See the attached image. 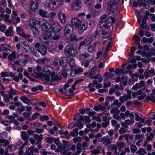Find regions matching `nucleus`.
<instances>
[{
    "label": "nucleus",
    "mask_w": 155,
    "mask_h": 155,
    "mask_svg": "<svg viewBox=\"0 0 155 155\" xmlns=\"http://www.w3.org/2000/svg\"><path fill=\"white\" fill-rule=\"evenodd\" d=\"M107 15L106 14L102 15L100 17L101 20L99 21V26L100 28L104 27L108 28L110 27L112 23L114 22L115 18L114 17L112 18L111 16L109 17L107 19Z\"/></svg>",
    "instance_id": "nucleus-1"
},
{
    "label": "nucleus",
    "mask_w": 155,
    "mask_h": 155,
    "mask_svg": "<svg viewBox=\"0 0 155 155\" xmlns=\"http://www.w3.org/2000/svg\"><path fill=\"white\" fill-rule=\"evenodd\" d=\"M41 69V67L40 66H37L36 68V70H34V73L33 76L38 78H40L43 80L49 81L50 79V71L48 70L45 74H43L39 73Z\"/></svg>",
    "instance_id": "nucleus-2"
},
{
    "label": "nucleus",
    "mask_w": 155,
    "mask_h": 155,
    "mask_svg": "<svg viewBox=\"0 0 155 155\" xmlns=\"http://www.w3.org/2000/svg\"><path fill=\"white\" fill-rule=\"evenodd\" d=\"M145 83L143 81H140L139 83H137L132 87V89L134 90H136L140 88L139 90L137 91V94L138 95L141 94V91L145 89L144 86Z\"/></svg>",
    "instance_id": "nucleus-3"
},
{
    "label": "nucleus",
    "mask_w": 155,
    "mask_h": 155,
    "mask_svg": "<svg viewBox=\"0 0 155 155\" xmlns=\"http://www.w3.org/2000/svg\"><path fill=\"white\" fill-rule=\"evenodd\" d=\"M65 51L67 55L71 56L75 55L78 53L77 49L71 45L66 46Z\"/></svg>",
    "instance_id": "nucleus-4"
},
{
    "label": "nucleus",
    "mask_w": 155,
    "mask_h": 155,
    "mask_svg": "<svg viewBox=\"0 0 155 155\" xmlns=\"http://www.w3.org/2000/svg\"><path fill=\"white\" fill-rule=\"evenodd\" d=\"M39 5L38 2L37 0H31L29 12L31 14H34L38 10Z\"/></svg>",
    "instance_id": "nucleus-5"
},
{
    "label": "nucleus",
    "mask_w": 155,
    "mask_h": 155,
    "mask_svg": "<svg viewBox=\"0 0 155 155\" xmlns=\"http://www.w3.org/2000/svg\"><path fill=\"white\" fill-rule=\"evenodd\" d=\"M40 25H41L42 29L44 31L46 32L47 35L48 36L53 31V28L51 25L47 21L43 22L41 23H40Z\"/></svg>",
    "instance_id": "nucleus-6"
},
{
    "label": "nucleus",
    "mask_w": 155,
    "mask_h": 155,
    "mask_svg": "<svg viewBox=\"0 0 155 155\" xmlns=\"http://www.w3.org/2000/svg\"><path fill=\"white\" fill-rule=\"evenodd\" d=\"M119 0H112L109 3H107L108 7L110 11L113 13L117 10V7L116 6L117 3Z\"/></svg>",
    "instance_id": "nucleus-7"
},
{
    "label": "nucleus",
    "mask_w": 155,
    "mask_h": 155,
    "mask_svg": "<svg viewBox=\"0 0 155 155\" xmlns=\"http://www.w3.org/2000/svg\"><path fill=\"white\" fill-rule=\"evenodd\" d=\"M82 6V3L80 0H74L72 7L74 10H76L79 9Z\"/></svg>",
    "instance_id": "nucleus-8"
},
{
    "label": "nucleus",
    "mask_w": 155,
    "mask_h": 155,
    "mask_svg": "<svg viewBox=\"0 0 155 155\" xmlns=\"http://www.w3.org/2000/svg\"><path fill=\"white\" fill-rule=\"evenodd\" d=\"M88 23L86 22H83L78 27V31L79 34H82L87 28Z\"/></svg>",
    "instance_id": "nucleus-9"
},
{
    "label": "nucleus",
    "mask_w": 155,
    "mask_h": 155,
    "mask_svg": "<svg viewBox=\"0 0 155 155\" xmlns=\"http://www.w3.org/2000/svg\"><path fill=\"white\" fill-rule=\"evenodd\" d=\"M92 41V38L91 37H89L86 38L84 41L81 42L78 49H80L81 47L84 45L85 46L88 45Z\"/></svg>",
    "instance_id": "nucleus-10"
},
{
    "label": "nucleus",
    "mask_w": 155,
    "mask_h": 155,
    "mask_svg": "<svg viewBox=\"0 0 155 155\" xmlns=\"http://www.w3.org/2000/svg\"><path fill=\"white\" fill-rule=\"evenodd\" d=\"M52 26L53 31L52 32H58L61 30V27L58 22L53 23L52 24Z\"/></svg>",
    "instance_id": "nucleus-11"
},
{
    "label": "nucleus",
    "mask_w": 155,
    "mask_h": 155,
    "mask_svg": "<svg viewBox=\"0 0 155 155\" xmlns=\"http://www.w3.org/2000/svg\"><path fill=\"white\" fill-rule=\"evenodd\" d=\"M58 18L62 24L65 23L66 18L64 13L60 12L58 13Z\"/></svg>",
    "instance_id": "nucleus-12"
},
{
    "label": "nucleus",
    "mask_w": 155,
    "mask_h": 155,
    "mask_svg": "<svg viewBox=\"0 0 155 155\" xmlns=\"http://www.w3.org/2000/svg\"><path fill=\"white\" fill-rule=\"evenodd\" d=\"M72 29V27L71 25L69 24H67L65 27L64 29V34L65 36H66L68 34H69L71 29Z\"/></svg>",
    "instance_id": "nucleus-13"
},
{
    "label": "nucleus",
    "mask_w": 155,
    "mask_h": 155,
    "mask_svg": "<svg viewBox=\"0 0 155 155\" xmlns=\"http://www.w3.org/2000/svg\"><path fill=\"white\" fill-rule=\"evenodd\" d=\"M81 20L78 18H74L71 20L72 24L74 26L78 27L82 23Z\"/></svg>",
    "instance_id": "nucleus-14"
},
{
    "label": "nucleus",
    "mask_w": 155,
    "mask_h": 155,
    "mask_svg": "<svg viewBox=\"0 0 155 155\" xmlns=\"http://www.w3.org/2000/svg\"><path fill=\"white\" fill-rule=\"evenodd\" d=\"M69 141H66L65 140H62V143H63L62 144L61 143H60L59 145L58 146V148H59L60 150H64L67 147V144L69 143Z\"/></svg>",
    "instance_id": "nucleus-15"
},
{
    "label": "nucleus",
    "mask_w": 155,
    "mask_h": 155,
    "mask_svg": "<svg viewBox=\"0 0 155 155\" xmlns=\"http://www.w3.org/2000/svg\"><path fill=\"white\" fill-rule=\"evenodd\" d=\"M13 27L11 26L9 27L8 29L6 31L5 35L7 37L9 36H12L13 35Z\"/></svg>",
    "instance_id": "nucleus-16"
},
{
    "label": "nucleus",
    "mask_w": 155,
    "mask_h": 155,
    "mask_svg": "<svg viewBox=\"0 0 155 155\" xmlns=\"http://www.w3.org/2000/svg\"><path fill=\"white\" fill-rule=\"evenodd\" d=\"M56 32H51L50 33L48 36H51L53 40L58 41L60 37L59 35L56 34Z\"/></svg>",
    "instance_id": "nucleus-17"
},
{
    "label": "nucleus",
    "mask_w": 155,
    "mask_h": 155,
    "mask_svg": "<svg viewBox=\"0 0 155 155\" xmlns=\"http://www.w3.org/2000/svg\"><path fill=\"white\" fill-rule=\"evenodd\" d=\"M16 31L18 34L22 36L23 38H26L27 37L26 34L23 32L22 30L20 27H18L16 28Z\"/></svg>",
    "instance_id": "nucleus-18"
},
{
    "label": "nucleus",
    "mask_w": 155,
    "mask_h": 155,
    "mask_svg": "<svg viewBox=\"0 0 155 155\" xmlns=\"http://www.w3.org/2000/svg\"><path fill=\"white\" fill-rule=\"evenodd\" d=\"M42 55H45L47 53V48L45 45H43L38 51Z\"/></svg>",
    "instance_id": "nucleus-19"
},
{
    "label": "nucleus",
    "mask_w": 155,
    "mask_h": 155,
    "mask_svg": "<svg viewBox=\"0 0 155 155\" xmlns=\"http://www.w3.org/2000/svg\"><path fill=\"white\" fill-rule=\"evenodd\" d=\"M34 138L35 140H38V143L43 139V135L41 134L39 135L37 134H35L34 135Z\"/></svg>",
    "instance_id": "nucleus-20"
},
{
    "label": "nucleus",
    "mask_w": 155,
    "mask_h": 155,
    "mask_svg": "<svg viewBox=\"0 0 155 155\" xmlns=\"http://www.w3.org/2000/svg\"><path fill=\"white\" fill-rule=\"evenodd\" d=\"M87 73H89V76L91 79H97L99 77V75L98 74L95 75V72H92L91 71L87 72Z\"/></svg>",
    "instance_id": "nucleus-21"
},
{
    "label": "nucleus",
    "mask_w": 155,
    "mask_h": 155,
    "mask_svg": "<svg viewBox=\"0 0 155 155\" xmlns=\"http://www.w3.org/2000/svg\"><path fill=\"white\" fill-rule=\"evenodd\" d=\"M39 14L43 18L47 17L48 15V12L42 9H40L38 11Z\"/></svg>",
    "instance_id": "nucleus-22"
},
{
    "label": "nucleus",
    "mask_w": 155,
    "mask_h": 155,
    "mask_svg": "<svg viewBox=\"0 0 155 155\" xmlns=\"http://www.w3.org/2000/svg\"><path fill=\"white\" fill-rule=\"evenodd\" d=\"M62 61H61V60L58 58H55L54 60V61L53 62V63L54 65L57 66L58 65V63H59V65L62 67H64V66L62 65Z\"/></svg>",
    "instance_id": "nucleus-23"
},
{
    "label": "nucleus",
    "mask_w": 155,
    "mask_h": 155,
    "mask_svg": "<svg viewBox=\"0 0 155 155\" xmlns=\"http://www.w3.org/2000/svg\"><path fill=\"white\" fill-rule=\"evenodd\" d=\"M33 149V147H32L27 148L26 152H25V154L26 155H32L34 153Z\"/></svg>",
    "instance_id": "nucleus-24"
},
{
    "label": "nucleus",
    "mask_w": 155,
    "mask_h": 155,
    "mask_svg": "<svg viewBox=\"0 0 155 155\" xmlns=\"http://www.w3.org/2000/svg\"><path fill=\"white\" fill-rule=\"evenodd\" d=\"M21 133V137L23 140H26L28 139L29 137L25 131H22Z\"/></svg>",
    "instance_id": "nucleus-25"
},
{
    "label": "nucleus",
    "mask_w": 155,
    "mask_h": 155,
    "mask_svg": "<svg viewBox=\"0 0 155 155\" xmlns=\"http://www.w3.org/2000/svg\"><path fill=\"white\" fill-rule=\"evenodd\" d=\"M37 24L36 21L34 19H31L29 21V25L31 28L36 27Z\"/></svg>",
    "instance_id": "nucleus-26"
},
{
    "label": "nucleus",
    "mask_w": 155,
    "mask_h": 155,
    "mask_svg": "<svg viewBox=\"0 0 155 155\" xmlns=\"http://www.w3.org/2000/svg\"><path fill=\"white\" fill-rule=\"evenodd\" d=\"M0 143H3V145L4 147H6L10 143V142L4 138L0 139Z\"/></svg>",
    "instance_id": "nucleus-27"
},
{
    "label": "nucleus",
    "mask_w": 155,
    "mask_h": 155,
    "mask_svg": "<svg viewBox=\"0 0 155 155\" xmlns=\"http://www.w3.org/2000/svg\"><path fill=\"white\" fill-rule=\"evenodd\" d=\"M78 128L74 129L73 131L71 132L70 135L72 137H77L78 135Z\"/></svg>",
    "instance_id": "nucleus-28"
},
{
    "label": "nucleus",
    "mask_w": 155,
    "mask_h": 155,
    "mask_svg": "<svg viewBox=\"0 0 155 155\" xmlns=\"http://www.w3.org/2000/svg\"><path fill=\"white\" fill-rule=\"evenodd\" d=\"M74 126L78 127L79 129H81L83 127V124L80 120H78L75 123Z\"/></svg>",
    "instance_id": "nucleus-29"
},
{
    "label": "nucleus",
    "mask_w": 155,
    "mask_h": 155,
    "mask_svg": "<svg viewBox=\"0 0 155 155\" xmlns=\"http://www.w3.org/2000/svg\"><path fill=\"white\" fill-rule=\"evenodd\" d=\"M2 48L4 51H7L8 50H10V49L9 48L11 49V48L10 45L6 44H2Z\"/></svg>",
    "instance_id": "nucleus-30"
},
{
    "label": "nucleus",
    "mask_w": 155,
    "mask_h": 155,
    "mask_svg": "<svg viewBox=\"0 0 155 155\" xmlns=\"http://www.w3.org/2000/svg\"><path fill=\"white\" fill-rule=\"evenodd\" d=\"M128 99H130L128 97L126 94H124L123 96H120L119 97V100L122 103H124V101H127Z\"/></svg>",
    "instance_id": "nucleus-31"
},
{
    "label": "nucleus",
    "mask_w": 155,
    "mask_h": 155,
    "mask_svg": "<svg viewBox=\"0 0 155 155\" xmlns=\"http://www.w3.org/2000/svg\"><path fill=\"white\" fill-rule=\"evenodd\" d=\"M12 18L13 23L14 24H17L20 21V18L19 17H16L15 16H12Z\"/></svg>",
    "instance_id": "nucleus-32"
},
{
    "label": "nucleus",
    "mask_w": 155,
    "mask_h": 155,
    "mask_svg": "<svg viewBox=\"0 0 155 155\" xmlns=\"http://www.w3.org/2000/svg\"><path fill=\"white\" fill-rule=\"evenodd\" d=\"M50 75L51 77V80L54 81V80H58V76L55 75V73L54 72L51 73L50 72Z\"/></svg>",
    "instance_id": "nucleus-33"
},
{
    "label": "nucleus",
    "mask_w": 155,
    "mask_h": 155,
    "mask_svg": "<svg viewBox=\"0 0 155 155\" xmlns=\"http://www.w3.org/2000/svg\"><path fill=\"white\" fill-rule=\"evenodd\" d=\"M31 29L35 35H36L39 33V31L36 27L31 28Z\"/></svg>",
    "instance_id": "nucleus-34"
},
{
    "label": "nucleus",
    "mask_w": 155,
    "mask_h": 155,
    "mask_svg": "<svg viewBox=\"0 0 155 155\" xmlns=\"http://www.w3.org/2000/svg\"><path fill=\"white\" fill-rule=\"evenodd\" d=\"M16 58V55L14 52H12L11 54L9 55L8 56V58L10 61H12L15 59Z\"/></svg>",
    "instance_id": "nucleus-35"
},
{
    "label": "nucleus",
    "mask_w": 155,
    "mask_h": 155,
    "mask_svg": "<svg viewBox=\"0 0 155 155\" xmlns=\"http://www.w3.org/2000/svg\"><path fill=\"white\" fill-rule=\"evenodd\" d=\"M89 54L86 53L84 54H81L80 56V58L82 60H85L86 58L88 57Z\"/></svg>",
    "instance_id": "nucleus-36"
},
{
    "label": "nucleus",
    "mask_w": 155,
    "mask_h": 155,
    "mask_svg": "<svg viewBox=\"0 0 155 155\" xmlns=\"http://www.w3.org/2000/svg\"><path fill=\"white\" fill-rule=\"evenodd\" d=\"M117 145L119 147L120 150L122 148H124V147H125V144L124 142H119L117 143Z\"/></svg>",
    "instance_id": "nucleus-37"
},
{
    "label": "nucleus",
    "mask_w": 155,
    "mask_h": 155,
    "mask_svg": "<svg viewBox=\"0 0 155 155\" xmlns=\"http://www.w3.org/2000/svg\"><path fill=\"white\" fill-rule=\"evenodd\" d=\"M70 40L71 41H78V40L76 36L74 34L71 35L69 37Z\"/></svg>",
    "instance_id": "nucleus-38"
},
{
    "label": "nucleus",
    "mask_w": 155,
    "mask_h": 155,
    "mask_svg": "<svg viewBox=\"0 0 155 155\" xmlns=\"http://www.w3.org/2000/svg\"><path fill=\"white\" fill-rule=\"evenodd\" d=\"M43 45H41L40 43L37 42L36 43L35 45V48L36 49V50L39 51V49L41 48V47Z\"/></svg>",
    "instance_id": "nucleus-39"
},
{
    "label": "nucleus",
    "mask_w": 155,
    "mask_h": 155,
    "mask_svg": "<svg viewBox=\"0 0 155 155\" xmlns=\"http://www.w3.org/2000/svg\"><path fill=\"white\" fill-rule=\"evenodd\" d=\"M45 140L47 143L51 144L52 143L53 140H54V139L53 137H48L45 138Z\"/></svg>",
    "instance_id": "nucleus-40"
},
{
    "label": "nucleus",
    "mask_w": 155,
    "mask_h": 155,
    "mask_svg": "<svg viewBox=\"0 0 155 155\" xmlns=\"http://www.w3.org/2000/svg\"><path fill=\"white\" fill-rule=\"evenodd\" d=\"M90 60H85L83 61L82 62V64L84 65V67L87 68V67L89 63L90 62Z\"/></svg>",
    "instance_id": "nucleus-41"
},
{
    "label": "nucleus",
    "mask_w": 155,
    "mask_h": 155,
    "mask_svg": "<svg viewBox=\"0 0 155 155\" xmlns=\"http://www.w3.org/2000/svg\"><path fill=\"white\" fill-rule=\"evenodd\" d=\"M140 131V129L137 127H135L132 130V132L134 134H137L139 133Z\"/></svg>",
    "instance_id": "nucleus-42"
},
{
    "label": "nucleus",
    "mask_w": 155,
    "mask_h": 155,
    "mask_svg": "<svg viewBox=\"0 0 155 155\" xmlns=\"http://www.w3.org/2000/svg\"><path fill=\"white\" fill-rule=\"evenodd\" d=\"M137 152L139 153H141L142 155H143L147 153V152L145 151L144 149L141 148L139 149L138 151Z\"/></svg>",
    "instance_id": "nucleus-43"
},
{
    "label": "nucleus",
    "mask_w": 155,
    "mask_h": 155,
    "mask_svg": "<svg viewBox=\"0 0 155 155\" xmlns=\"http://www.w3.org/2000/svg\"><path fill=\"white\" fill-rule=\"evenodd\" d=\"M4 102L6 103H8L9 101V99H10L8 96V95L5 94L4 95Z\"/></svg>",
    "instance_id": "nucleus-44"
},
{
    "label": "nucleus",
    "mask_w": 155,
    "mask_h": 155,
    "mask_svg": "<svg viewBox=\"0 0 155 155\" xmlns=\"http://www.w3.org/2000/svg\"><path fill=\"white\" fill-rule=\"evenodd\" d=\"M37 50H36L35 51V49L33 48V50H31V52L33 55H35L36 57H39V55L38 53H37Z\"/></svg>",
    "instance_id": "nucleus-45"
},
{
    "label": "nucleus",
    "mask_w": 155,
    "mask_h": 155,
    "mask_svg": "<svg viewBox=\"0 0 155 155\" xmlns=\"http://www.w3.org/2000/svg\"><path fill=\"white\" fill-rule=\"evenodd\" d=\"M26 64L25 60L24 59H22L19 60V65L22 67L25 66Z\"/></svg>",
    "instance_id": "nucleus-46"
},
{
    "label": "nucleus",
    "mask_w": 155,
    "mask_h": 155,
    "mask_svg": "<svg viewBox=\"0 0 155 155\" xmlns=\"http://www.w3.org/2000/svg\"><path fill=\"white\" fill-rule=\"evenodd\" d=\"M106 99L108 101L112 102L114 100L115 98L113 96H109L106 97Z\"/></svg>",
    "instance_id": "nucleus-47"
},
{
    "label": "nucleus",
    "mask_w": 155,
    "mask_h": 155,
    "mask_svg": "<svg viewBox=\"0 0 155 155\" xmlns=\"http://www.w3.org/2000/svg\"><path fill=\"white\" fill-rule=\"evenodd\" d=\"M111 143L110 139H105L104 142V143L105 144V145L107 146L108 145Z\"/></svg>",
    "instance_id": "nucleus-48"
},
{
    "label": "nucleus",
    "mask_w": 155,
    "mask_h": 155,
    "mask_svg": "<svg viewBox=\"0 0 155 155\" xmlns=\"http://www.w3.org/2000/svg\"><path fill=\"white\" fill-rule=\"evenodd\" d=\"M1 75L3 77L9 76V73L8 72H2L1 73Z\"/></svg>",
    "instance_id": "nucleus-49"
},
{
    "label": "nucleus",
    "mask_w": 155,
    "mask_h": 155,
    "mask_svg": "<svg viewBox=\"0 0 155 155\" xmlns=\"http://www.w3.org/2000/svg\"><path fill=\"white\" fill-rule=\"evenodd\" d=\"M149 54L150 55H151L155 56V49L153 48H152L151 49L150 52H148Z\"/></svg>",
    "instance_id": "nucleus-50"
},
{
    "label": "nucleus",
    "mask_w": 155,
    "mask_h": 155,
    "mask_svg": "<svg viewBox=\"0 0 155 155\" xmlns=\"http://www.w3.org/2000/svg\"><path fill=\"white\" fill-rule=\"evenodd\" d=\"M20 99L24 102H25L27 101H29V99L25 96H22L20 98Z\"/></svg>",
    "instance_id": "nucleus-51"
},
{
    "label": "nucleus",
    "mask_w": 155,
    "mask_h": 155,
    "mask_svg": "<svg viewBox=\"0 0 155 155\" xmlns=\"http://www.w3.org/2000/svg\"><path fill=\"white\" fill-rule=\"evenodd\" d=\"M130 150L132 152H134L137 150L136 146L134 145H132L130 147Z\"/></svg>",
    "instance_id": "nucleus-52"
},
{
    "label": "nucleus",
    "mask_w": 155,
    "mask_h": 155,
    "mask_svg": "<svg viewBox=\"0 0 155 155\" xmlns=\"http://www.w3.org/2000/svg\"><path fill=\"white\" fill-rule=\"evenodd\" d=\"M136 50V48L135 47L133 46L130 49V51L131 52V54L130 55V57H132V58H133V54L134 53V51Z\"/></svg>",
    "instance_id": "nucleus-53"
},
{
    "label": "nucleus",
    "mask_w": 155,
    "mask_h": 155,
    "mask_svg": "<svg viewBox=\"0 0 155 155\" xmlns=\"http://www.w3.org/2000/svg\"><path fill=\"white\" fill-rule=\"evenodd\" d=\"M94 48V47L93 45H90L88 47L87 50L89 52L91 53L93 52Z\"/></svg>",
    "instance_id": "nucleus-54"
},
{
    "label": "nucleus",
    "mask_w": 155,
    "mask_h": 155,
    "mask_svg": "<svg viewBox=\"0 0 155 155\" xmlns=\"http://www.w3.org/2000/svg\"><path fill=\"white\" fill-rule=\"evenodd\" d=\"M29 101L32 104L36 105L38 103L37 101L35 99H32L31 100H29Z\"/></svg>",
    "instance_id": "nucleus-55"
},
{
    "label": "nucleus",
    "mask_w": 155,
    "mask_h": 155,
    "mask_svg": "<svg viewBox=\"0 0 155 155\" xmlns=\"http://www.w3.org/2000/svg\"><path fill=\"white\" fill-rule=\"evenodd\" d=\"M100 153V151L97 149H95L91 151V153L92 154H97Z\"/></svg>",
    "instance_id": "nucleus-56"
},
{
    "label": "nucleus",
    "mask_w": 155,
    "mask_h": 155,
    "mask_svg": "<svg viewBox=\"0 0 155 155\" xmlns=\"http://www.w3.org/2000/svg\"><path fill=\"white\" fill-rule=\"evenodd\" d=\"M83 70L81 68H78V69L75 70L74 71V74H78L80 72H82Z\"/></svg>",
    "instance_id": "nucleus-57"
},
{
    "label": "nucleus",
    "mask_w": 155,
    "mask_h": 155,
    "mask_svg": "<svg viewBox=\"0 0 155 155\" xmlns=\"http://www.w3.org/2000/svg\"><path fill=\"white\" fill-rule=\"evenodd\" d=\"M133 39L135 40L136 41H140V38L139 36L135 35L133 38Z\"/></svg>",
    "instance_id": "nucleus-58"
},
{
    "label": "nucleus",
    "mask_w": 155,
    "mask_h": 155,
    "mask_svg": "<svg viewBox=\"0 0 155 155\" xmlns=\"http://www.w3.org/2000/svg\"><path fill=\"white\" fill-rule=\"evenodd\" d=\"M25 107L23 106H22L21 107H18L17 109V111H20V112H22L23 111H25Z\"/></svg>",
    "instance_id": "nucleus-59"
},
{
    "label": "nucleus",
    "mask_w": 155,
    "mask_h": 155,
    "mask_svg": "<svg viewBox=\"0 0 155 155\" xmlns=\"http://www.w3.org/2000/svg\"><path fill=\"white\" fill-rule=\"evenodd\" d=\"M75 89V87L74 85H72L71 87L69 89V92L70 93H72L74 91Z\"/></svg>",
    "instance_id": "nucleus-60"
},
{
    "label": "nucleus",
    "mask_w": 155,
    "mask_h": 155,
    "mask_svg": "<svg viewBox=\"0 0 155 155\" xmlns=\"http://www.w3.org/2000/svg\"><path fill=\"white\" fill-rule=\"evenodd\" d=\"M119 133L121 134H123L126 132L125 129L124 128H121L119 130Z\"/></svg>",
    "instance_id": "nucleus-61"
},
{
    "label": "nucleus",
    "mask_w": 155,
    "mask_h": 155,
    "mask_svg": "<svg viewBox=\"0 0 155 155\" xmlns=\"http://www.w3.org/2000/svg\"><path fill=\"white\" fill-rule=\"evenodd\" d=\"M93 0H85V3L88 6H90Z\"/></svg>",
    "instance_id": "nucleus-62"
},
{
    "label": "nucleus",
    "mask_w": 155,
    "mask_h": 155,
    "mask_svg": "<svg viewBox=\"0 0 155 155\" xmlns=\"http://www.w3.org/2000/svg\"><path fill=\"white\" fill-rule=\"evenodd\" d=\"M125 122L127 124V125H129L130 124H133L134 123V120H125Z\"/></svg>",
    "instance_id": "nucleus-63"
},
{
    "label": "nucleus",
    "mask_w": 155,
    "mask_h": 155,
    "mask_svg": "<svg viewBox=\"0 0 155 155\" xmlns=\"http://www.w3.org/2000/svg\"><path fill=\"white\" fill-rule=\"evenodd\" d=\"M85 123H90L91 122V120L90 119L89 117L88 116H85Z\"/></svg>",
    "instance_id": "nucleus-64"
}]
</instances>
